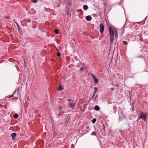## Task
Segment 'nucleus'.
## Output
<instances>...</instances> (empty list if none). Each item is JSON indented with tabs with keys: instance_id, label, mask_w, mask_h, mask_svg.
Returning <instances> with one entry per match:
<instances>
[{
	"instance_id": "f257e3e1",
	"label": "nucleus",
	"mask_w": 148,
	"mask_h": 148,
	"mask_svg": "<svg viewBox=\"0 0 148 148\" xmlns=\"http://www.w3.org/2000/svg\"><path fill=\"white\" fill-rule=\"evenodd\" d=\"M109 30L110 35V43L111 44L113 43L114 40V33L115 37H116L118 36V34L116 30H114V29H113L110 26L109 27Z\"/></svg>"
},
{
	"instance_id": "f03ea898",
	"label": "nucleus",
	"mask_w": 148,
	"mask_h": 148,
	"mask_svg": "<svg viewBox=\"0 0 148 148\" xmlns=\"http://www.w3.org/2000/svg\"><path fill=\"white\" fill-rule=\"evenodd\" d=\"M76 101H73L71 99L68 100V105L70 108H73L76 104Z\"/></svg>"
},
{
	"instance_id": "7ed1b4c3",
	"label": "nucleus",
	"mask_w": 148,
	"mask_h": 148,
	"mask_svg": "<svg viewBox=\"0 0 148 148\" xmlns=\"http://www.w3.org/2000/svg\"><path fill=\"white\" fill-rule=\"evenodd\" d=\"M139 115L140 119L143 120L145 122H146V120L147 116V114L141 112L140 114H139Z\"/></svg>"
},
{
	"instance_id": "20e7f679",
	"label": "nucleus",
	"mask_w": 148,
	"mask_h": 148,
	"mask_svg": "<svg viewBox=\"0 0 148 148\" xmlns=\"http://www.w3.org/2000/svg\"><path fill=\"white\" fill-rule=\"evenodd\" d=\"M104 29V26L102 24H101L100 25V33H102L103 32Z\"/></svg>"
},
{
	"instance_id": "39448f33",
	"label": "nucleus",
	"mask_w": 148,
	"mask_h": 148,
	"mask_svg": "<svg viewBox=\"0 0 148 148\" xmlns=\"http://www.w3.org/2000/svg\"><path fill=\"white\" fill-rule=\"evenodd\" d=\"M92 76L93 79L95 83L97 84L98 82V79H97L93 74H92Z\"/></svg>"
},
{
	"instance_id": "423d86ee",
	"label": "nucleus",
	"mask_w": 148,
	"mask_h": 148,
	"mask_svg": "<svg viewBox=\"0 0 148 148\" xmlns=\"http://www.w3.org/2000/svg\"><path fill=\"white\" fill-rule=\"evenodd\" d=\"M92 18L90 16H88L86 17V19L88 21H90Z\"/></svg>"
},
{
	"instance_id": "0eeeda50",
	"label": "nucleus",
	"mask_w": 148,
	"mask_h": 148,
	"mask_svg": "<svg viewBox=\"0 0 148 148\" xmlns=\"http://www.w3.org/2000/svg\"><path fill=\"white\" fill-rule=\"evenodd\" d=\"M16 135V133L15 132H14L12 133L11 134V136L12 138V139L14 140L15 138Z\"/></svg>"
},
{
	"instance_id": "6e6552de",
	"label": "nucleus",
	"mask_w": 148,
	"mask_h": 148,
	"mask_svg": "<svg viewBox=\"0 0 148 148\" xmlns=\"http://www.w3.org/2000/svg\"><path fill=\"white\" fill-rule=\"evenodd\" d=\"M58 89L59 90H62L63 89V88L62 87L61 85L60 84L58 87Z\"/></svg>"
},
{
	"instance_id": "1a4fd4ad",
	"label": "nucleus",
	"mask_w": 148,
	"mask_h": 148,
	"mask_svg": "<svg viewBox=\"0 0 148 148\" xmlns=\"http://www.w3.org/2000/svg\"><path fill=\"white\" fill-rule=\"evenodd\" d=\"M94 108L95 110L97 111H98L100 109L99 107L98 106H95Z\"/></svg>"
},
{
	"instance_id": "9d476101",
	"label": "nucleus",
	"mask_w": 148,
	"mask_h": 148,
	"mask_svg": "<svg viewBox=\"0 0 148 148\" xmlns=\"http://www.w3.org/2000/svg\"><path fill=\"white\" fill-rule=\"evenodd\" d=\"M88 7L86 5H84L83 6V9L84 10H86L88 9Z\"/></svg>"
},
{
	"instance_id": "9b49d317",
	"label": "nucleus",
	"mask_w": 148,
	"mask_h": 148,
	"mask_svg": "<svg viewBox=\"0 0 148 148\" xmlns=\"http://www.w3.org/2000/svg\"><path fill=\"white\" fill-rule=\"evenodd\" d=\"M18 114L16 113L14 115V118L15 119H17L18 117Z\"/></svg>"
},
{
	"instance_id": "f8f14e48",
	"label": "nucleus",
	"mask_w": 148,
	"mask_h": 148,
	"mask_svg": "<svg viewBox=\"0 0 148 148\" xmlns=\"http://www.w3.org/2000/svg\"><path fill=\"white\" fill-rule=\"evenodd\" d=\"M96 121V119L94 118L92 120V123H94Z\"/></svg>"
},
{
	"instance_id": "ddd939ff",
	"label": "nucleus",
	"mask_w": 148,
	"mask_h": 148,
	"mask_svg": "<svg viewBox=\"0 0 148 148\" xmlns=\"http://www.w3.org/2000/svg\"><path fill=\"white\" fill-rule=\"evenodd\" d=\"M14 94H15V93H14V94H13L12 95H10L9 96H8V98H10L13 97H14Z\"/></svg>"
},
{
	"instance_id": "4468645a",
	"label": "nucleus",
	"mask_w": 148,
	"mask_h": 148,
	"mask_svg": "<svg viewBox=\"0 0 148 148\" xmlns=\"http://www.w3.org/2000/svg\"><path fill=\"white\" fill-rule=\"evenodd\" d=\"M55 32L56 34H58L59 33L57 29H56L55 30Z\"/></svg>"
},
{
	"instance_id": "2eb2a0df",
	"label": "nucleus",
	"mask_w": 148,
	"mask_h": 148,
	"mask_svg": "<svg viewBox=\"0 0 148 148\" xmlns=\"http://www.w3.org/2000/svg\"><path fill=\"white\" fill-rule=\"evenodd\" d=\"M56 55L58 57H60V52H58L57 53Z\"/></svg>"
},
{
	"instance_id": "dca6fc26",
	"label": "nucleus",
	"mask_w": 148,
	"mask_h": 148,
	"mask_svg": "<svg viewBox=\"0 0 148 148\" xmlns=\"http://www.w3.org/2000/svg\"><path fill=\"white\" fill-rule=\"evenodd\" d=\"M123 43L125 45H127V42L125 41H123Z\"/></svg>"
},
{
	"instance_id": "f3484780",
	"label": "nucleus",
	"mask_w": 148,
	"mask_h": 148,
	"mask_svg": "<svg viewBox=\"0 0 148 148\" xmlns=\"http://www.w3.org/2000/svg\"><path fill=\"white\" fill-rule=\"evenodd\" d=\"M94 88L95 89V91L94 92V94L95 92L97 90V87H94Z\"/></svg>"
},
{
	"instance_id": "a211bd4d",
	"label": "nucleus",
	"mask_w": 148,
	"mask_h": 148,
	"mask_svg": "<svg viewBox=\"0 0 148 148\" xmlns=\"http://www.w3.org/2000/svg\"><path fill=\"white\" fill-rule=\"evenodd\" d=\"M83 69H84V67H82L81 68H80V70L81 71H83Z\"/></svg>"
},
{
	"instance_id": "6ab92c4d",
	"label": "nucleus",
	"mask_w": 148,
	"mask_h": 148,
	"mask_svg": "<svg viewBox=\"0 0 148 148\" xmlns=\"http://www.w3.org/2000/svg\"><path fill=\"white\" fill-rule=\"evenodd\" d=\"M33 2H34L36 3L37 2V0H33V1H32Z\"/></svg>"
},
{
	"instance_id": "aec40b11",
	"label": "nucleus",
	"mask_w": 148,
	"mask_h": 148,
	"mask_svg": "<svg viewBox=\"0 0 148 148\" xmlns=\"http://www.w3.org/2000/svg\"><path fill=\"white\" fill-rule=\"evenodd\" d=\"M111 89L112 90H114V88H111Z\"/></svg>"
},
{
	"instance_id": "412c9836",
	"label": "nucleus",
	"mask_w": 148,
	"mask_h": 148,
	"mask_svg": "<svg viewBox=\"0 0 148 148\" xmlns=\"http://www.w3.org/2000/svg\"><path fill=\"white\" fill-rule=\"evenodd\" d=\"M139 119H139L138 118V120H139Z\"/></svg>"
}]
</instances>
